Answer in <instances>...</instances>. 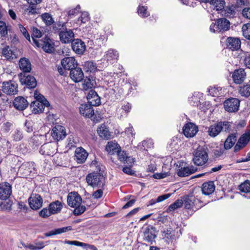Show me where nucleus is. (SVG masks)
I'll return each instance as SVG.
<instances>
[{"instance_id": "obj_1", "label": "nucleus", "mask_w": 250, "mask_h": 250, "mask_svg": "<svg viewBox=\"0 0 250 250\" xmlns=\"http://www.w3.org/2000/svg\"><path fill=\"white\" fill-rule=\"evenodd\" d=\"M34 97L36 101L32 102L30 104V107L33 113H42L45 107H49L50 106L49 102L43 95L37 91L35 92Z\"/></svg>"}, {"instance_id": "obj_2", "label": "nucleus", "mask_w": 250, "mask_h": 250, "mask_svg": "<svg viewBox=\"0 0 250 250\" xmlns=\"http://www.w3.org/2000/svg\"><path fill=\"white\" fill-rule=\"evenodd\" d=\"M183 200L185 208L191 211L192 213L205 205L200 199L196 198L192 195L183 196Z\"/></svg>"}, {"instance_id": "obj_3", "label": "nucleus", "mask_w": 250, "mask_h": 250, "mask_svg": "<svg viewBox=\"0 0 250 250\" xmlns=\"http://www.w3.org/2000/svg\"><path fill=\"white\" fill-rule=\"evenodd\" d=\"M86 182L93 188H103L105 185L104 177L98 172L89 173L86 177Z\"/></svg>"}, {"instance_id": "obj_4", "label": "nucleus", "mask_w": 250, "mask_h": 250, "mask_svg": "<svg viewBox=\"0 0 250 250\" xmlns=\"http://www.w3.org/2000/svg\"><path fill=\"white\" fill-rule=\"evenodd\" d=\"M230 126L228 122H218L210 125L208 127V134L210 137L214 138L218 136L222 131H225L229 130Z\"/></svg>"}, {"instance_id": "obj_5", "label": "nucleus", "mask_w": 250, "mask_h": 250, "mask_svg": "<svg viewBox=\"0 0 250 250\" xmlns=\"http://www.w3.org/2000/svg\"><path fill=\"white\" fill-rule=\"evenodd\" d=\"M177 175L179 177H184L188 176L197 171V167L193 166H189L184 162H180L177 165Z\"/></svg>"}, {"instance_id": "obj_6", "label": "nucleus", "mask_w": 250, "mask_h": 250, "mask_svg": "<svg viewBox=\"0 0 250 250\" xmlns=\"http://www.w3.org/2000/svg\"><path fill=\"white\" fill-rule=\"evenodd\" d=\"M208 156L206 151L202 147H199L194 152L193 161L197 166H203L208 161Z\"/></svg>"}, {"instance_id": "obj_7", "label": "nucleus", "mask_w": 250, "mask_h": 250, "mask_svg": "<svg viewBox=\"0 0 250 250\" xmlns=\"http://www.w3.org/2000/svg\"><path fill=\"white\" fill-rule=\"evenodd\" d=\"M240 103V100L237 98H228L224 102V109L228 112H236L238 111L239 109Z\"/></svg>"}, {"instance_id": "obj_8", "label": "nucleus", "mask_w": 250, "mask_h": 250, "mask_svg": "<svg viewBox=\"0 0 250 250\" xmlns=\"http://www.w3.org/2000/svg\"><path fill=\"white\" fill-rule=\"evenodd\" d=\"M38 47H42L46 53H51L54 50V44L53 41L47 36H45L40 41H35Z\"/></svg>"}, {"instance_id": "obj_9", "label": "nucleus", "mask_w": 250, "mask_h": 250, "mask_svg": "<svg viewBox=\"0 0 250 250\" xmlns=\"http://www.w3.org/2000/svg\"><path fill=\"white\" fill-rule=\"evenodd\" d=\"M20 82L21 84H24L29 89L35 88L37 85V81L34 77L27 73H20L18 75Z\"/></svg>"}, {"instance_id": "obj_10", "label": "nucleus", "mask_w": 250, "mask_h": 250, "mask_svg": "<svg viewBox=\"0 0 250 250\" xmlns=\"http://www.w3.org/2000/svg\"><path fill=\"white\" fill-rule=\"evenodd\" d=\"M1 90L8 95H14L18 93V84L13 81H5L2 83Z\"/></svg>"}, {"instance_id": "obj_11", "label": "nucleus", "mask_w": 250, "mask_h": 250, "mask_svg": "<svg viewBox=\"0 0 250 250\" xmlns=\"http://www.w3.org/2000/svg\"><path fill=\"white\" fill-rule=\"evenodd\" d=\"M66 135L65 129L62 125H55L51 130V136L55 142L63 139Z\"/></svg>"}, {"instance_id": "obj_12", "label": "nucleus", "mask_w": 250, "mask_h": 250, "mask_svg": "<svg viewBox=\"0 0 250 250\" xmlns=\"http://www.w3.org/2000/svg\"><path fill=\"white\" fill-rule=\"evenodd\" d=\"M57 145L55 142L47 143L42 145L40 153L44 155L53 156L57 151Z\"/></svg>"}, {"instance_id": "obj_13", "label": "nucleus", "mask_w": 250, "mask_h": 250, "mask_svg": "<svg viewBox=\"0 0 250 250\" xmlns=\"http://www.w3.org/2000/svg\"><path fill=\"white\" fill-rule=\"evenodd\" d=\"M162 233L163 240L168 244L173 243L176 240L177 238L179 237L177 236L178 232H176L171 228L164 229L162 231Z\"/></svg>"}, {"instance_id": "obj_14", "label": "nucleus", "mask_w": 250, "mask_h": 250, "mask_svg": "<svg viewBox=\"0 0 250 250\" xmlns=\"http://www.w3.org/2000/svg\"><path fill=\"white\" fill-rule=\"evenodd\" d=\"M30 208L37 210L42 206L43 200L41 196L38 194H33L28 199Z\"/></svg>"}, {"instance_id": "obj_15", "label": "nucleus", "mask_w": 250, "mask_h": 250, "mask_svg": "<svg viewBox=\"0 0 250 250\" xmlns=\"http://www.w3.org/2000/svg\"><path fill=\"white\" fill-rule=\"evenodd\" d=\"M198 131L197 126L192 123L186 124L183 127V134L188 138L194 136Z\"/></svg>"}, {"instance_id": "obj_16", "label": "nucleus", "mask_w": 250, "mask_h": 250, "mask_svg": "<svg viewBox=\"0 0 250 250\" xmlns=\"http://www.w3.org/2000/svg\"><path fill=\"white\" fill-rule=\"evenodd\" d=\"M116 154L118 160L124 164L127 165L130 167H132L134 165V159L132 157L128 156L125 151L122 150L120 148Z\"/></svg>"}, {"instance_id": "obj_17", "label": "nucleus", "mask_w": 250, "mask_h": 250, "mask_svg": "<svg viewBox=\"0 0 250 250\" xmlns=\"http://www.w3.org/2000/svg\"><path fill=\"white\" fill-rule=\"evenodd\" d=\"M71 47L75 53L79 55L83 54L86 49L85 43L79 39H74L72 41Z\"/></svg>"}, {"instance_id": "obj_18", "label": "nucleus", "mask_w": 250, "mask_h": 250, "mask_svg": "<svg viewBox=\"0 0 250 250\" xmlns=\"http://www.w3.org/2000/svg\"><path fill=\"white\" fill-rule=\"evenodd\" d=\"M82 198L78 193L74 192L68 194L67 196V204L72 207L75 208L82 203Z\"/></svg>"}, {"instance_id": "obj_19", "label": "nucleus", "mask_w": 250, "mask_h": 250, "mask_svg": "<svg viewBox=\"0 0 250 250\" xmlns=\"http://www.w3.org/2000/svg\"><path fill=\"white\" fill-rule=\"evenodd\" d=\"M12 193V187L8 183L0 184V199L6 200Z\"/></svg>"}, {"instance_id": "obj_20", "label": "nucleus", "mask_w": 250, "mask_h": 250, "mask_svg": "<svg viewBox=\"0 0 250 250\" xmlns=\"http://www.w3.org/2000/svg\"><path fill=\"white\" fill-rule=\"evenodd\" d=\"M80 113L84 117L91 118L94 115L93 106L89 104H82L79 107Z\"/></svg>"}, {"instance_id": "obj_21", "label": "nucleus", "mask_w": 250, "mask_h": 250, "mask_svg": "<svg viewBox=\"0 0 250 250\" xmlns=\"http://www.w3.org/2000/svg\"><path fill=\"white\" fill-rule=\"evenodd\" d=\"M59 37L62 42L68 43L71 42L74 39V33L71 29L66 28L60 35Z\"/></svg>"}, {"instance_id": "obj_22", "label": "nucleus", "mask_w": 250, "mask_h": 250, "mask_svg": "<svg viewBox=\"0 0 250 250\" xmlns=\"http://www.w3.org/2000/svg\"><path fill=\"white\" fill-rule=\"evenodd\" d=\"M69 76L75 83L82 81L84 78V74L82 68L77 66L70 71Z\"/></svg>"}, {"instance_id": "obj_23", "label": "nucleus", "mask_w": 250, "mask_h": 250, "mask_svg": "<svg viewBox=\"0 0 250 250\" xmlns=\"http://www.w3.org/2000/svg\"><path fill=\"white\" fill-rule=\"evenodd\" d=\"M61 64L65 69L71 71L77 66L78 63L74 57H65L61 61Z\"/></svg>"}, {"instance_id": "obj_24", "label": "nucleus", "mask_w": 250, "mask_h": 250, "mask_svg": "<svg viewBox=\"0 0 250 250\" xmlns=\"http://www.w3.org/2000/svg\"><path fill=\"white\" fill-rule=\"evenodd\" d=\"M156 236L154 228L153 227H147L145 229L143 235L144 241L152 244Z\"/></svg>"}, {"instance_id": "obj_25", "label": "nucleus", "mask_w": 250, "mask_h": 250, "mask_svg": "<svg viewBox=\"0 0 250 250\" xmlns=\"http://www.w3.org/2000/svg\"><path fill=\"white\" fill-rule=\"evenodd\" d=\"M14 107L18 110H23L28 105L27 100L21 96L16 97L13 103Z\"/></svg>"}, {"instance_id": "obj_26", "label": "nucleus", "mask_w": 250, "mask_h": 250, "mask_svg": "<svg viewBox=\"0 0 250 250\" xmlns=\"http://www.w3.org/2000/svg\"><path fill=\"white\" fill-rule=\"evenodd\" d=\"M246 73L243 68L234 70L232 76L233 81L235 83L240 84L245 80Z\"/></svg>"}, {"instance_id": "obj_27", "label": "nucleus", "mask_w": 250, "mask_h": 250, "mask_svg": "<svg viewBox=\"0 0 250 250\" xmlns=\"http://www.w3.org/2000/svg\"><path fill=\"white\" fill-rule=\"evenodd\" d=\"M87 99L88 103L91 105L98 106L101 104V100L100 97L97 92L93 90H90L87 95Z\"/></svg>"}, {"instance_id": "obj_28", "label": "nucleus", "mask_w": 250, "mask_h": 250, "mask_svg": "<svg viewBox=\"0 0 250 250\" xmlns=\"http://www.w3.org/2000/svg\"><path fill=\"white\" fill-rule=\"evenodd\" d=\"M119 58L118 51L113 49H110L105 52L104 56V59L109 63L112 64L116 62Z\"/></svg>"}, {"instance_id": "obj_29", "label": "nucleus", "mask_w": 250, "mask_h": 250, "mask_svg": "<svg viewBox=\"0 0 250 250\" xmlns=\"http://www.w3.org/2000/svg\"><path fill=\"white\" fill-rule=\"evenodd\" d=\"M88 156V153L84 149L80 147L77 148L75 152L76 161L78 163L82 164L85 162Z\"/></svg>"}, {"instance_id": "obj_30", "label": "nucleus", "mask_w": 250, "mask_h": 250, "mask_svg": "<svg viewBox=\"0 0 250 250\" xmlns=\"http://www.w3.org/2000/svg\"><path fill=\"white\" fill-rule=\"evenodd\" d=\"M226 44L231 50H238L240 48L241 41L238 38L229 37L227 39Z\"/></svg>"}, {"instance_id": "obj_31", "label": "nucleus", "mask_w": 250, "mask_h": 250, "mask_svg": "<svg viewBox=\"0 0 250 250\" xmlns=\"http://www.w3.org/2000/svg\"><path fill=\"white\" fill-rule=\"evenodd\" d=\"M19 65L23 74L29 73L32 69L31 64L30 61L25 58H22L20 60Z\"/></svg>"}, {"instance_id": "obj_32", "label": "nucleus", "mask_w": 250, "mask_h": 250, "mask_svg": "<svg viewBox=\"0 0 250 250\" xmlns=\"http://www.w3.org/2000/svg\"><path fill=\"white\" fill-rule=\"evenodd\" d=\"M230 22L225 18L219 19L217 21L216 32L227 31L229 28Z\"/></svg>"}, {"instance_id": "obj_33", "label": "nucleus", "mask_w": 250, "mask_h": 250, "mask_svg": "<svg viewBox=\"0 0 250 250\" xmlns=\"http://www.w3.org/2000/svg\"><path fill=\"white\" fill-rule=\"evenodd\" d=\"M97 132L99 135L103 139L108 140L111 138V133L104 124H102L97 128Z\"/></svg>"}, {"instance_id": "obj_34", "label": "nucleus", "mask_w": 250, "mask_h": 250, "mask_svg": "<svg viewBox=\"0 0 250 250\" xmlns=\"http://www.w3.org/2000/svg\"><path fill=\"white\" fill-rule=\"evenodd\" d=\"M214 190L215 186L213 181L205 183L202 185V191L204 195H210L213 192Z\"/></svg>"}, {"instance_id": "obj_35", "label": "nucleus", "mask_w": 250, "mask_h": 250, "mask_svg": "<svg viewBox=\"0 0 250 250\" xmlns=\"http://www.w3.org/2000/svg\"><path fill=\"white\" fill-rule=\"evenodd\" d=\"M120 148L119 145L112 141L108 142L105 147V150L110 155L116 154Z\"/></svg>"}, {"instance_id": "obj_36", "label": "nucleus", "mask_w": 250, "mask_h": 250, "mask_svg": "<svg viewBox=\"0 0 250 250\" xmlns=\"http://www.w3.org/2000/svg\"><path fill=\"white\" fill-rule=\"evenodd\" d=\"M237 137V133H232L229 135L224 142V148L226 149L231 148L235 143Z\"/></svg>"}, {"instance_id": "obj_37", "label": "nucleus", "mask_w": 250, "mask_h": 250, "mask_svg": "<svg viewBox=\"0 0 250 250\" xmlns=\"http://www.w3.org/2000/svg\"><path fill=\"white\" fill-rule=\"evenodd\" d=\"M52 24V32L59 34V35L66 28V22L62 21L55 22Z\"/></svg>"}, {"instance_id": "obj_38", "label": "nucleus", "mask_w": 250, "mask_h": 250, "mask_svg": "<svg viewBox=\"0 0 250 250\" xmlns=\"http://www.w3.org/2000/svg\"><path fill=\"white\" fill-rule=\"evenodd\" d=\"M72 229L71 226L58 228L44 233V236L46 237H50L54 235L61 234L62 233L70 231Z\"/></svg>"}, {"instance_id": "obj_39", "label": "nucleus", "mask_w": 250, "mask_h": 250, "mask_svg": "<svg viewBox=\"0 0 250 250\" xmlns=\"http://www.w3.org/2000/svg\"><path fill=\"white\" fill-rule=\"evenodd\" d=\"M62 205L61 202L55 201L49 205V209L53 214L59 213L61 211Z\"/></svg>"}, {"instance_id": "obj_40", "label": "nucleus", "mask_w": 250, "mask_h": 250, "mask_svg": "<svg viewBox=\"0 0 250 250\" xmlns=\"http://www.w3.org/2000/svg\"><path fill=\"white\" fill-rule=\"evenodd\" d=\"M235 7L232 5L230 6H227L221 11V13L226 17L232 18L235 14Z\"/></svg>"}, {"instance_id": "obj_41", "label": "nucleus", "mask_w": 250, "mask_h": 250, "mask_svg": "<svg viewBox=\"0 0 250 250\" xmlns=\"http://www.w3.org/2000/svg\"><path fill=\"white\" fill-rule=\"evenodd\" d=\"M239 93L243 97L248 98L250 96V83H246L239 87Z\"/></svg>"}, {"instance_id": "obj_42", "label": "nucleus", "mask_w": 250, "mask_h": 250, "mask_svg": "<svg viewBox=\"0 0 250 250\" xmlns=\"http://www.w3.org/2000/svg\"><path fill=\"white\" fill-rule=\"evenodd\" d=\"M250 140V129L243 134L239 139V144L243 145L242 146H245Z\"/></svg>"}, {"instance_id": "obj_43", "label": "nucleus", "mask_w": 250, "mask_h": 250, "mask_svg": "<svg viewBox=\"0 0 250 250\" xmlns=\"http://www.w3.org/2000/svg\"><path fill=\"white\" fill-rule=\"evenodd\" d=\"M32 31L31 37L34 43L36 45L35 41H40V40L37 39L41 38L42 35V33L40 30L35 27L32 28Z\"/></svg>"}, {"instance_id": "obj_44", "label": "nucleus", "mask_w": 250, "mask_h": 250, "mask_svg": "<svg viewBox=\"0 0 250 250\" xmlns=\"http://www.w3.org/2000/svg\"><path fill=\"white\" fill-rule=\"evenodd\" d=\"M214 6L216 11H222L224 8L225 2L224 0H211L210 2Z\"/></svg>"}, {"instance_id": "obj_45", "label": "nucleus", "mask_w": 250, "mask_h": 250, "mask_svg": "<svg viewBox=\"0 0 250 250\" xmlns=\"http://www.w3.org/2000/svg\"><path fill=\"white\" fill-rule=\"evenodd\" d=\"M153 145L152 140L149 139L148 140H145L140 143L138 145V147L141 150H145L147 148H150Z\"/></svg>"}, {"instance_id": "obj_46", "label": "nucleus", "mask_w": 250, "mask_h": 250, "mask_svg": "<svg viewBox=\"0 0 250 250\" xmlns=\"http://www.w3.org/2000/svg\"><path fill=\"white\" fill-rule=\"evenodd\" d=\"M42 19L46 25H50L54 22L51 15L47 13L42 14Z\"/></svg>"}, {"instance_id": "obj_47", "label": "nucleus", "mask_w": 250, "mask_h": 250, "mask_svg": "<svg viewBox=\"0 0 250 250\" xmlns=\"http://www.w3.org/2000/svg\"><path fill=\"white\" fill-rule=\"evenodd\" d=\"M94 85V82L91 80L89 78L86 77L84 79L83 82L82 84V87L84 90H87L89 89H91Z\"/></svg>"}, {"instance_id": "obj_48", "label": "nucleus", "mask_w": 250, "mask_h": 250, "mask_svg": "<svg viewBox=\"0 0 250 250\" xmlns=\"http://www.w3.org/2000/svg\"><path fill=\"white\" fill-rule=\"evenodd\" d=\"M239 189L240 191L244 193L250 192V181H246L239 186Z\"/></svg>"}, {"instance_id": "obj_49", "label": "nucleus", "mask_w": 250, "mask_h": 250, "mask_svg": "<svg viewBox=\"0 0 250 250\" xmlns=\"http://www.w3.org/2000/svg\"><path fill=\"white\" fill-rule=\"evenodd\" d=\"M221 90L222 88L220 87L217 86H209V87H208V94L214 97L218 96L219 95H220V91Z\"/></svg>"}, {"instance_id": "obj_50", "label": "nucleus", "mask_w": 250, "mask_h": 250, "mask_svg": "<svg viewBox=\"0 0 250 250\" xmlns=\"http://www.w3.org/2000/svg\"><path fill=\"white\" fill-rule=\"evenodd\" d=\"M242 30L244 37L248 40H250V23L244 24Z\"/></svg>"}, {"instance_id": "obj_51", "label": "nucleus", "mask_w": 250, "mask_h": 250, "mask_svg": "<svg viewBox=\"0 0 250 250\" xmlns=\"http://www.w3.org/2000/svg\"><path fill=\"white\" fill-rule=\"evenodd\" d=\"M13 140L15 142L21 141L23 138V134L21 130L17 129L12 134Z\"/></svg>"}, {"instance_id": "obj_52", "label": "nucleus", "mask_w": 250, "mask_h": 250, "mask_svg": "<svg viewBox=\"0 0 250 250\" xmlns=\"http://www.w3.org/2000/svg\"><path fill=\"white\" fill-rule=\"evenodd\" d=\"M183 200L178 199L174 203L171 204L169 207V209L170 211L174 210L176 209L181 208L183 204Z\"/></svg>"}, {"instance_id": "obj_53", "label": "nucleus", "mask_w": 250, "mask_h": 250, "mask_svg": "<svg viewBox=\"0 0 250 250\" xmlns=\"http://www.w3.org/2000/svg\"><path fill=\"white\" fill-rule=\"evenodd\" d=\"M138 13L140 17L143 18L147 17L149 15V12L147 11V8L145 6H139L138 8Z\"/></svg>"}, {"instance_id": "obj_54", "label": "nucleus", "mask_w": 250, "mask_h": 250, "mask_svg": "<svg viewBox=\"0 0 250 250\" xmlns=\"http://www.w3.org/2000/svg\"><path fill=\"white\" fill-rule=\"evenodd\" d=\"M44 246L45 245L43 242H37L35 241L34 244H32V245L29 246V247L30 250H37L43 249Z\"/></svg>"}, {"instance_id": "obj_55", "label": "nucleus", "mask_w": 250, "mask_h": 250, "mask_svg": "<svg viewBox=\"0 0 250 250\" xmlns=\"http://www.w3.org/2000/svg\"><path fill=\"white\" fill-rule=\"evenodd\" d=\"M2 55L7 59H10L12 57L13 52L10 49L9 46H6L2 50Z\"/></svg>"}, {"instance_id": "obj_56", "label": "nucleus", "mask_w": 250, "mask_h": 250, "mask_svg": "<svg viewBox=\"0 0 250 250\" xmlns=\"http://www.w3.org/2000/svg\"><path fill=\"white\" fill-rule=\"evenodd\" d=\"M0 34L1 37H5L7 35V28L5 23L2 21H0Z\"/></svg>"}, {"instance_id": "obj_57", "label": "nucleus", "mask_w": 250, "mask_h": 250, "mask_svg": "<svg viewBox=\"0 0 250 250\" xmlns=\"http://www.w3.org/2000/svg\"><path fill=\"white\" fill-rule=\"evenodd\" d=\"M52 214L50 209L47 208H42L39 212V215L43 218H47Z\"/></svg>"}, {"instance_id": "obj_58", "label": "nucleus", "mask_w": 250, "mask_h": 250, "mask_svg": "<svg viewBox=\"0 0 250 250\" xmlns=\"http://www.w3.org/2000/svg\"><path fill=\"white\" fill-rule=\"evenodd\" d=\"M75 209L73 211V213L75 215H80L83 213L85 209L86 208L84 206L79 205L77 207H75Z\"/></svg>"}, {"instance_id": "obj_59", "label": "nucleus", "mask_w": 250, "mask_h": 250, "mask_svg": "<svg viewBox=\"0 0 250 250\" xmlns=\"http://www.w3.org/2000/svg\"><path fill=\"white\" fill-rule=\"evenodd\" d=\"M89 20V14L86 12H83L82 13L81 16L79 18L78 22L81 21V23H86Z\"/></svg>"}, {"instance_id": "obj_60", "label": "nucleus", "mask_w": 250, "mask_h": 250, "mask_svg": "<svg viewBox=\"0 0 250 250\" xmlns=\"http://www.w3.org/2000/svg\"><path fill=\"white\" fill-rule=\"evenodd\" d=\"M195 95H196V93H194V94L188 99L189 104L193 106L198 105L199 103V98Z\"/></svg>"}, {"instance_id": "obj_61", "label": "nucleus", "mask_w": 250, "mask_h": 250, "mask_svg": "<svg viewBox=\"0 0 250 250\" xmlns=\"http://www.w3.org/2000/svg\"><path fill=\"white\" fill-rule=\"evenodd\" d=\"M104 37L103 36H97V38L91 41L93 42V43L97 46H101L104 42Z\"/></svg>"}, {"instance_id": "obj_62", "label": "nucleus", "mask_w": 250, "mask_h": 250, "mask_svg": "<svg viewBox=\"0 0 250 250\" xmlns=\"http://www.w3.org/2000/svg\"><path fill=\"white\" fill-rule=\"evenodd\" d=\"M19 27L20 31L24 37L29 41H30V35L26 29L21 24H19Z\"/></svg>"}, {"instance_id": "obj_63", "label": "nucleus", "mask_w": 250, "mask_h": 250, "mask_svg": "<svg viewBox=\"0 0 250 250\" xmlns=\"http://www.w3.org/2000/svg\"><path fill=\"white\" fill-rule=\"evenodd\" d=\"M80 9V6L77 5L76 7L74 9H71L69 10L68 12V15L70 17H72V16H74L79 13Z\"/></svg>"}, {"instance_id": "obj_64", "label": "nucleus", "mask_w": 250, "mask_h": 250, "mask_svg": "<svg viewBox=\"0 0 250 250\" xmlns=\"http://www.w3.org/2000/svg\"><path fill=\"white\" fill-rule=\"evenodd\" d=\"M242 13L245 18L250 19V7L244 8Z\"/></svg>"}]
</instances>
